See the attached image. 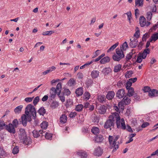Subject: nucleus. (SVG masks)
Masks as SVG:
<instances>
[{
  "label": "nucleus",
  "instance_id": "obj_30",
  "mask_svg": "<svg viewBox=\"0 0 158 158\" xmlns=\"http://www.w3.org/2000/svg\"><path fill=\"white\" fill-rule=\"evenodd\" d=\"M143 1L144 0H135V6H142L143 5Z\"/></svg>",
  "mask_w": 158,
  "mask_h": 158
},
{
  "label": "nucleus",
  "instance_id": "obj_41",
  "mask_svg": "<svg viewBox=\"0 0 158 158\" xmlns=\"http://www.w3.org/2000/svg\"><path fill=\"white\" fill-rule=\"evenodd\" d=\"M156 89H151L149 91L148 95L150 97L155 96Z\"/></svg>",
  "mask_w": 158,
  "mask_h": 158
},
{
  "label": "nucleus",
  "instance_id": "obj_28",
  "mask_svg": "<svg viewBox=\"0 0 158 158\" xmlns=\"http://www.w3.org/2000/svg\"><path fill=\"white\" fill-rule=\"evenodd\" d=\"M59 105L58 102L56 101H53L51 103L50 106L52 109H54L58 107Z\"/></svg>",
  "mask_w": 158,
  "mask_h": 158
},
{
  "label": "nucleus",
  "instance_id": "obj_53",
  "mask_svg": "<svg viewBox=\"0 0 158 158\" xmlns=\"http://www.w3.org/2000/svg\"><path fill=\"white\" fill-rule=\"evenodd\" d=\"M73 102L71 99H69L67 101L66 104V106L67 108H68L69 107H71L73 105Z\"/></svg>",
  "mask_w": 158,
  "mask_h": 158
},
{
  "label": "nucleus",
  "instance_id": "obj_3",
  "mask_svg": "<svg viewBox=\"0 0 158 158\" xmlns=\"http://www.w3.org/2000/svg\"><path fill=\"white\" fill-rule=\"evenodd\" d=\"M114 113L112 115H110L104 125V127L106 129L109 128L111 130L112 128H114L115 124Z\"/></svg>",
  "mask_w": 158,
  "mask_h": 158
},
{
  "label": "nucleus",
  "instance_id": "obj_40",
  "mask_svg": "<svg viewBox=\"0 0 158 158\" xmlns=\"http://www.w3.org/2000/svg\"><path fill=\"white\" fill-rule=\"evenodd\" d=\"M112 59L116 61H119L122 59L116 54H114L112 56Z\"/></svg>",
  "mask_w": 158,
  "mask_h": 158
},
{
  "label": "nucleus",
  "instance_id": "obj_2",
  "mask_svg": "<svg viewBox=\"0 0 158 158\" xmlns=\"http://www.w3.org/2000/svg\"><path fill=\"white\" fill-rule=\"evenodd\" d=\"M25 113L28 116L29 121L32 120L31 116L34 119L36 118V111L35 107L32 104H29L26 106Z\"/></svg>",
  "mask_w": 158,
  "mask_h": 158
},
{
  "label": "nucleus",
  "instance_id": "obj_56",
  "mask_svg": "<svg viewBox=\"0 0 158 158\" xmlns=\"http://www.w3.org/2000/svg\"><path fill=\"white\" fill-rule=\"evenodd\" d=\"M140 36V31L139 30H136V31L134 35V36L137 39H138L139 37Z\"/></svg>",
  "mask_w": 158,
  "mask_h": 158
},
{
  "label": "nucleus",
  "instance_id": "obj_35",
  "mask_svg": "<svg viewBox=\"0 0 158 158\" xmlns=\"http://www.w3.org/2000/svg\"><path fill=\"white\" fill-rule=\"evenodd\" d=\"M91 132L94 135H97L99 132V129L97 127H94L91 129Z\"/></svg>",
  "mask_w": 158,
  "mask_h": 158
},
{
  "label": "nucleus",
  "instance_id": "obj_47",
  "mask_svg": "<svg viewBox=\"0 0 158 158\" xmlns=\"http://www.w3.org/2000/svg\"><path fill=\"white\" fill-rule=\"evenodd\" d=\"M133 74V72L132 71H127L125 75L126 77L127 78H129L132 76V75Z\"/></svg>",
  "mask_w": 158,
  "mask_h": 158
},
{
  "label": "nucleus",
  "instance_id": "obj_60",
  "mask_svg": "<svg viewBox=\"0 0 158 158\" xmlns=\"http://www.w3.org/2000/svg\"><path fill=\"white\" fill-rule=\"evenodd\" d=\"M123 119V121L121 123V126H120V128L122 129L125 130L126 129V125L125 123L124 120L122 119V120Z\"/></svg>",
  "mask_w": 158,
  "mask_h": 158
},
{
  "label": "nucleus",
  "instance_id": "obj_46",
  "mask_svg": "<svg viewBox=\"0 0 158 158\" xmlns=\"http://www.w3.org/2000/svg\"><path fill=\"white\" fill-rule=\"evenodd\" d=\"M153 40V41H155L158 39V33L153 34L151 36Z\"/></svg>",
  "mask_w": 158,
  "mask_h": 158
},
{
  "label": "nucleus",
  "instance_id": "obj_45",
  "mask_svg": "<svg viewBox=\"0 0 158 158\" xmlns=\"http://www.w3.org/2000/svg\"><path fill=\"white\" fill-rule=\"evenodd\" d=\"M93 83V81L92 79L88 78L87 80L86 81V84L87 86H89L92 85Z\"/></svg>",
  "mask_w": 158,
  "mask_h": 158
},
{
  "label": "nucleus",
  "instance_id": "obj_59",
  "mask_svg": "<svg viewBox=\"0 0 158 158\" xmlns=\"http://www.w3.org/2000/svg\"><path fill=\"white\" fill-rule=\"evenodd\" d=\"M57 93H52L51 92H50V96L49 98L51 100H52L53 99H54L56 96V95Z\"/></svg>",
  "mask_w": 158,
  "mask_h": 158
},
{
  "label": "nucleus",
  "instance_id": "obj_37",
  "mask_svg": "<svg viewBox=\"0 0 158 158\" xmlns=\"http://www.w3.org/2000/svg\"><path fill=\"white\" fill-rule=\"evenodd\" d=\"M43 135H44V136L45 138L48 139H51L52 137V134L48 133L47 132L45 133L43 131Z\"/></svg>",
  "mask_w": 158,
  "mask_h": 158
},
{
  "label": "nucleus",
  "instance_id": "obj_18",
  "mask_svg": "<svg viewBox=\"0 0 158 158\" xmlns=\"http://www.w3.org/2000/svg\"><path fill=\"white\" fill-rule=\"evenodd\" d=\"M126 96L127 94H126L125 96L123 98L122 101L123 102L125 105H128L130 103L131 100L129 98L126 97Z\"/></svg>",
  "mask_w": 158,
  "mask_h": 158
},
{
  "label": "nucleus",
  "instance_id": "obj_22",
  "mask_svg": "<svg viewBox=\"0 0 158 158\" xmlns=\"http://www.w3.org/2000/svg\"><path fill=\"white\" fill-rule=\"evenodd\" d=\"M99 72L97 70H93L91 73V75L93 78H96L99 76Z\"/></svg>",
  "mask_w": 158,
  "mask_h": 158
},
{
  "label": "nucleus",
  "instance_id": "obj_48",
  "mask_svg": "<svg viewBox=\"0 0 158 158\" xmlns=\"http://www.w3.org/2000/svg\"><path fill=\"white\" fill-rule=\"evenodd\" d=\"M152 14L151 11H148V12L147 13V20L148 21H150L152 17Z\"/></svg>",
  "mask_w": 158,
  "mask_h": 158
},
{
  "label": "nucleus",
  "instance_id": "obj_14",
  "mask_svg": "<svg viewBox=\"0 0 158 158\" xmlns=\"http://www.w3.org/2000/svg\"><path fill=\"white\" fill-rule=\"evenodd\" d=\"M77 154L78 156H80L81 157L83 158H85L87 157L88 155V153L85 151L81 150L78 152H77Z\"/></svg>",
  "mask_w": 158,
  "mask_h": 158
},
{
  "label": "nucleus",
  "instance_id": "obj_42",
  "mask_svg": "<svg viewBox=\"0 0 158 158\" xmlns=\"http://www.w3.org/2000/svg\"><path fill=\"white\" fill-rule=\"evenodd\" d=\"M124 103L122 101V100L118 102V106L119 108H120L122 110H124Z\"/></svg>",
  "mask_w": 158,
  "mask_h": 158
},
{
  "label": "nucleus",
  "instance_id": "obj_51",
  "mask_svg": "<svg viewBox=\"0 0 158 158\" xmlns=\"http://www.w3.org/2000/svg\"><path fill=\"white\" fill-rule=\"evenodd\" d=\"M63 94L69 95L70 94L71 92L69 89H65L63 91Z\"/></svg>",
  "mask_w": 158,
  "mask_h": 158
},
{
  "label": "nucleus",
  "instance_id": "obj_12",
  "mask_svg": "<svg viewBox=\"0 0 158 158\" xmlns=\"http://www.w3.org/2000/svg\"><path fill=\"white\" fill-rule=\"evenodd\" d=\"M116 54L122 59L124 57L125 55L123 51L120 49L119 48H117L116 49Z\"/></svg>",
  "mask_w": 158,
  "mask_h": 158
},
{
  "label": "nucleus",
  "instance_id": "obj_32",
  "mask_svg": "<svg viewBox=\"0 0 158 158\" xmlns=\"http://www.w3.org/2000/svg\"><path fill=\"white\" fill-rule=\"evenodd\" d=\"M83 106L81 104H79L76 106L75 110L76 111L80 112L82 110Z\"/></svg>",
  "mask_w": 158,
  "mask_h": 158
},
{
  "label": "nucleus",
  "instance_id": "obj_1",
  "mask_svg": "<svg viewBox=\"0 0 158 158\" xmlns=\"http://www.w3.org/2000/svg\"><path fill=\"white\" fill-rule=\"evenodd\" d=\"M19 131V137L20 142L24 145H30L31 143V139L30 137L27 136L25 129L20 128Z\"/></svg>",
  "mask_w": 158,
  "mask_h": 158
},
{
  "label": "nucleus",
  "instance_id": "obj_27",
  "mask_svg": "<svg viewBox=\"0 0 158 158\" xmlns=\"http://www.w3.org/2000/svg\"><path fill=\"white\" fill-rule=\"evenodd\" d=\"M56 67L54 66H52L51 68H49V69L46 70L43 72L42 73L43 75H45L47 74L48 73H49L52 72L54 70H55L56 69Z\"/></svg>",
  "mask_w": 158,
  "mask_h": 158
},
{
  "label": "nucleus",
  "instance_id": "obj_34",
  "mask_svg": "<svg viewBox=\"0 0 158 158\" xmlns=\"http://www.w3.org/2000/svg\"><path fill=\"white\" fill-rule=\"evenodd\" d=\"M150 37V34L148 33H146L144 34L142 38V40L143 42H145L147 39Z\"/></svg>",
  "mask_w": 158,
  "mask_h": 158
},
{
  "label": "nucleus",
  "instance_id": "obj_21",
  "mask_svg": "<svg viewBox=\"0 0 158 158\" xmlns=\"http://www.w3.org/2000/svg\"><path fill=\"white\" fill-rule=\"evenodd\" d=\"M98 100L100 103H103L104 102H105L106 99L105 95H99L98 97Z\"/></svg>",
  "mask_w": 158,
  "mask_h": 158
},
{
  "label": "nucleus",
  "instance_id": "obj_62",
  "mask_svg": "<svg viewBox=\"0 0 158 158\" xmlns=\"http://www.w3.org/2000/svg\"><path fill=\"white\" fill-rule=\"evenodd\" d=\"M132 85V83L131 81H128L127 83H126V88L127 89H128L129 88H130L131 86Z\"/></svg>",
  "mask_w": 158,
  "mask_h": 158
},
{
  "label": "nucleus",
  "instance_id": "obj_31",
  "mask_svg": "<svg viewBox=\"0 0 158 158\" xmlns=\"http://www.w3.org/2000/svg\"><path fill=\"white\" fill-rule=\"evenodd\" d=\"M103 139V138L101 135H97L95 138V140L97 143L101 142Z\"/></svg>",
  "mask_w": 158,
  "mask_h": 158
},
{
  "label": "nucleus",
  "instance_id": "obj_9",
  "mask_svg": "<svg viewBox=\"0 0 158 158\" xmlns=\"http://www.w3.org/2000/svg\"><path fill=\"white\" fill-rule=\"evenodd\" d=\"M125 93L123 89H121L118 90L116 93V96L118 98L120 99L123 98L125 96Z\"/></svg>",
  "mask_w": 158,
  "mask_h": 158
},
{
  "label": "nucleus",
  "instance_id": "obj_49",
  "mask_svg": "<svg viewBox=\"0 0 158 158\" xmlns=\"http://www.w3.org/2000/svg\"><path fill=\"white\" fill-rule=\"evenodd\" d=\"M84 98L86 100H88L90 98V94L88 92H85L83 95Z\"/></svg>",
  "mask_w": 158,
  "mask_h": 158
},
{
  "label": "nucleus",
  "instance_id": "obj_20",
  "mask_svg": "<svg viewBox=\"0 0 158 158\" xmlns=\"http://www.w3.org/2000/svg\"><path fill=\"white\" fill-rule=\"evenodd\" d=\"M67 118V116L65 114H63L60 118V122L63 123H66Z\"/></svg>",
  "mask_w": 158,
  "mask_h": 158
},
{
  "label": "nucleus",
  "instance_id": "obj_13",
  "mask_svg": "<svg viewBox=\"0 0 158 158\" xmlns=\"http://www.w3.org/2000/svg\"><path fill=\"white\" fill-rule=\"evenodd\" d=\"M139 23L141 27H143L146 26V19L143 16H141L139 19Z\"/></svg>",
  "mask_w": 158,
  "mask_h": 158
},
{
  "label": "nucleus",
  "instance_id": "obj_11",
  "mask_svg": "<svg viewBox=\"0 0 158 158\" xmlns=\"http://www.w3.org/2000/svg\"><path fill=\"white\" fill-rule=\"evenodd\" d=\"M107 108V106L104 105H101L99 108L98 109V112L101 114H104L106 113Z\"/></svg>",
  "mask_w": 158,
  "mask_h": 158
},
{
  "label": "nucleus",
  "instance_id": "obj_39",
  "mask_svg": "<svg viewBox=\"0 0 158 158\" xmlns=\"http://www.w3.org/2000/svg\"><path fill=\"white\" fill-rule=\"evenodd\" d=\"M76 83V81L73 78H71L68 82V85L70 86H73Z\"/></svg>",
  "mask_w": 158,
  "mask_h": 158
},
{
  "label": "nucleus",
  "instance_id": "obj_24",
  "mask_svg": "<svg viewBox=\"0 0 158 158\" xmlns=\"http://www.w3.org/2000/svg\"><path fill=\"white\" fill-rule=\"evenodd\" d=\"M111 71V69L110 67H106L103 69L102 73H104L105 75H107Z\"/></svg>",
  "mask_w": 158,
  "mask_h": 158
},
{
  "label": "nucleus",
  "instance_id": "obj_63",
  "mask_svg": "<svg viewBox=\"0 0 158 158\" xmlns=\"http://www.w3.org/2000/svg\"><path fill=\"white\" fill-rule=\"evenodd\" d=\"M143 90L144 92H149V91L151 90L150 87L149 86H146L144 87Z\"/></svg>",
  "mask_w": 158,
  "mask_h": 158
},
{
  "label": "nucleus",
  "instance_id": "obj_7",
  "mask_svg": "<svg viewBox=\"0 0 158 158\" xmlns=\"http://www.w3.org/2000/svg\"><path fill=\"white\" fill-rule=\"evenodd\" d=\"M111 143L110 144H109L110 146V148H113L112 152H114L118 148L119 143L118 141L117 142H113Z\"/></svg>",
  "mask_w": 158,
  "mask_h": 158
},
{
  "label": "nucleus",
  "instance_id": "obj_19",
  "mask_svg": "<svg viewBox=\"0 0 158 158\" xmlns=\"http://www.w3.org/2000/svg\"><path fill=\"white\" fill-rule=\"evenodd\" d=\"M23 108V106L22 105L17 106L14 109L15 112L16 114H19L21 112Z\"/></svg>",
  "mask_w": 158,
  "mask_h": 158
},
{
  "label": "nucleus",
  "instance_id": "obj_50",
  "mask_svg": "<svg viewBox=\"0 0 158 158\" xmlns=\"http://www.w3.org/2000/svg\"><path fill=\"white\" fill-rule=\"evenodd\" d=\"M54 33L53 31H50L43 32L42 34L43 35H50Z\"/></svg>",
  "mask_w": 158,
  "mask_h": 158
},
{
  "label": "nucleus",
  "instance_id": "obj_54",
  "mask_svg": "<svg viewBox=\"0 0 158 158\" xmlns=\"http://www.w3.org/2000/svg\"><path fill=\"white\" fill-rule=\"evenodd\" d=\"M39 100L40 98L39 96H36L35 97L33 101V103L34 105L35 106L39 102Z\"/></svg>",
  "mask_w": 158,
  "mask_h": 158
},
{
  "label": "nucleus",
  "instance_id": "obj_25",
  "mask_svg": "<svg viewBox=\"0 0 158 158\" xmlns=\"http://www.w3.org/2000/svg\"><path fill=\"white\" fill-rule=\"evenodd\" d=\"M127 89L128 90L127 95L129 97L132 96L134 93V88L133 87H130Z\"/></svg>",
  "mask_w": 158,
  "mask_h": 158
},
{
  "label": "nucleus",
  "instance_id": "obj_44",
  "mask_svg": "<svg viewBox=\"0 0 158 158\" xmlns=\"http://www.w3.org/2000/svg\"><path fill=\"white\" fill-rule=\"evenodd\" d=\"M19 151V147L18 146H16L14 147L12 150V153L14 154H16L18 153Z\"/></svg>",
  "mask_w": 158,
  "mask_h": 158
},
{
  "label": "nucleus",
  "instance_id": "obj_16",
  "mask_svg": "<svg viewBox=\"0 0 158 158\" xmlns=\"http://www.w3.org/2000/svg\"><path fill=\"white\" fill-rule=\"evenodd\" d=\"M114 95L115 93L113 91H110L108 92L106 97L107 99L111 100L114 97Z\"/></svg>",
  "mask_w": 158,
  "mask_h": 158
},
{
  "label": "nucleus",
  "instance_id": "obj_5",
  "mask_svg": "<svg viewBox=\"0 0 158 158\" xmlns=\"http://www.w3.org/2000/svg\"><path fill=\"white\" fill-rule=\"evenodd\" d=\"M32 133L33 137L35 138H37L40 136H41V138H42L44 135L43 130H40L38 131L35 130L32 131Z\"/></svg>",
  "mask_w": 158,
  "mask_h": 158
},
{
  "label": "nucleus",
  "instance_id": "obj_43",
  "mask_svg": "<svg viewBox=\"0 0 158 158\" xmlns=\"http://www.w3.org/2000/svg\"><path fill=\"white\" fill-rule=\"evenodd\" d=\"M12 125L15 127L17 128L19 125V121L16 118L12 122Z\"/></svg>",
  "mask_w": 158,
  "mask_h": 158
},
{
  "label": "nucleus",
  "instance_id": "obj_64",
  "mask_svg": "<svg viewBox=\"0 0 158 158\" xmlns=\"http://www.w3.org/2000/svg\"><path fill=\"white\" fill-rule=\"evenodd\" d=\"M62 88V84L61 83L59 82L57 84L56 87V89L57 90H61Z\"/></svg>",
  "mask_w": 158,
  "mask_h": 158
},
{
  "label": "nucleus",
  "instance_id": "obj_10",
  "mask_svg": "<svg viewBox=\"0 0 158 158\" xmlns=\"http://www.w3.org/2000/svg\"><path fill=\"white\" fill-rule=\"evenodd\" d=\"M103 150L100 146L95 148L94 152V155L97 156H101Z\"/></svg>",
  "mask_w": 158,
  "mask_h": 158
},
{
  "label": "nucleus",
  "instance_id": "obj_17",
  "mask_svg": "<svg viewBox=\"0 0 158 158\" xmlns=\"http://www.w3.org/2000/svg\"><path fill=\"white\" fill-rule=\"evenodd\" d=\"M75 93L77 96H81L83 93V88L82 87H79L76 89Z\"/></svg>",
  "mask_w": 158,
  "mask_h": 158
},
{
  "label": "nucleus",
  "instance_id": "obj_8",
  "mask_svg": "<svg viewBox=\"0 0 158 158\" xmlns=\"http://www.w3.org/2000/svg\"><path fill=\"white\" fill-rule=\"evenodd\" d=\"M114 118H115L114 119L115 121H116V123L117 125V128H120V117L117 113H114Z\"/></svg>",
  "mask_w": 158,
  "mask_h": 158
},
{
  "label": "nucleus",
  "instance_id": "obj_55",
  "mask_svg": "<svg viewBox=\"0 0 158 158\" xmlns=\"http://www.w3.org/2000/svg\"><path fill=\"white\" fill-rule=\"evenodd\" d=\"M91 119L92 121L94 123H97L98 122V118L97 116L95 115L91 117Z\"/></svg>",
  "mask_w": 158,
  "mask_h": 158
},
{
  "label": "nucleus",
  "instance_id": "obj_57",
  "mask_svg": "<svg viewBox=\"0 0 158 158\" xmlns=\"http://www.w3.org/2000/svg\"><path fill=\"white\" fill-rule=\"evenodd\" d=\"M117 85L119 88L123 87L124 86L123 83L122 81H119L118 82Z\"/></svg>",
  "mask_w": 158,
  "mask_h": 158
},
{
  "label": "nucleus",
  "instance_id": "obj_6",
  "mask_svg": "<svg viewBox=\"0 0 158 158\" xmlns=\"http://www.w3.org/2000/svg\"><path fill=\"white\" fill-rule=\"evenodd\" d=\"M28 117L26 114H23L21 117V121L20 122L21 123L23 126L26 127L27 126V121L31 122V121H29Z\"/></svg>",
  "mask_w": 158,
  "mask_h": 158
},
{
  "label": "nucleus",
  "instance_id": "obj_52",
  "mask_svg": "<svg viewBox=\"0 0 158 158\" xmlns=\"http://www.w3.org/2000/svg\"><path fill=\"white\" fill-rule=\"evenodd\" d=\"M133 55L132 52H130L129 53L127 54L126 56V60L127 61H128L130 60Z\"/></svg>",
  "mask_w": 158,
  "mask_h": 158
},
{
  "label": "nucleus",
  "instance_id": "obj_36",
  "mask_svg": "<svg viewBox=\"0 0 158 158\" xmlns=\"http://www.w3.org/2000/svg\"><path fill=\"white\" fill-rule=\"evenodd\" d=\"M118 44V42H117L115 44L113 45L107 50V52H110L113 51L117 47Z\"/></svg>",
  "mask_w": 158,
  "mask_h": 158
},
{
  "label": "nucleus",
  "instance_id": "obj_61",
  "mask_svg": "<svg viewBox=\"0 0 158 158\" xmlns=\"http://www.w3.org/2000/svg\"><path fill=\"white\" fill-rule=\"evenodd\" d=\"M77 113L75 112H71L69 114V116L71 118H73L75 117Z\"/></svg>",
  "mask_w": 158,
  "mask_h": 158
},
{
  "label": "nucleus",
  "instance_id": "obj_29",
  "mask_svg": "<svg viewBox=\"0 0 158 158\" xmlns=\"http://www.w3.org/2000/svg\"><path fill=\"white\" fill-rule=\"evenodd\" d=\"M128 45L127 44V42H125L122 45L120 46V49H121L122 50L125 51L128 48Z\"/></svg>",
  "mask_w": 158,
  "mask_h": 158
},
{
  "label": "nucleus",
  "instance_id": "obj_26",
  "mask_svg": "<svg viewBox=\"0 0 158 158\" xmlns=\"http://www.w3.org/2000/svg\"><path fill=\"white\" fill-rule=\"evenodd\" d=\"M130 42L129 43V45L131 48H135L137 46L138 42L137 41H131V39H130Z\"/></svg>",
  "mask_w": 158,
  "mask_h": 158
},
{
  "label": "nucleus",
  "instance_id": "obj_38",
  "mask_svg": "<svg viewBox=\"0 0 158 158\" xmlns=\"http://www.w3.org/2000/svg\"><path fill=\"white\" fill-rule=\"evenodd\" d=\"M48 123L46 121L43 122L40 124L41 128L42 129H46L48 126Z\"/></svg>",
  "mask_w": 158,
  "mask_h": 158
},
{
  "label": "nucleus",
  "instance_id": "obj_33",
  "mask_svg": "<svg viewBox=\"0 0 158 158\" xmlns=\"http://www.w3.org/2000/svg\"><path fill=\"white\" fill-rule=\"evenodd\" d=\"M121 65L120 64L115 65L114 68V72L115 73H117L119 71L121 70Z\"/></svg>",
  "mask_w": 158,
  "mask_h": 158
},
{
  "label": "nucleus",
  "instance_id": "obj_58",
  "mask_svg": "<svg viewBox=\"0 0 158 158\" xmlns=\"http://www.w3.org/2000/svg\"><path fill=\"white\" fill-rule=\"evenodd\" d=\"M92 64V62H87L85 64L81 66L80 67V69H83L84 68H85V66H88V65H90V64Z\"/></svg>",
  "mask_w": 158,
  "mask_h": 158
},
{
  "label": "nucleus",
  "instance_id": "obj_23",
  "mask_svg": "<svg viewBox=\"0 0 158 158\" xmlns=\"http://www.w3.org/2000/svg\"><path fill=\"white\" fill-rule=\"evenodd\" d=\"M38 112L39 114L40 115L44 116L46 113V110L43 106L41 107L38 110Z\"/></svg>",
  "mask_w": 158,
  "mask_h": 158
},
{
  "label": "nucleus",
  "instance_id": "obj_4",
  "mask_svg": "<svg viewBox=\"0 0 158 158\" xmlns=\"http://www.w3.org/2000/svg\"><path fill=\"white\" fill-rule=\"evenodd\" d=\"M5 128L9 132L11 133L14 134L16 132L15 127L11 123H9L8 125H6Z\"/></svg>",
  "mask_w": 158,
  "mask_h": 158
},
{
  "label": "nucleus",
  "instance_id": "obj_15",
  "mask_svg": "<svg viewBox=\"0 0 158 158\" xmlns=\"http://www.w3.org/2000/svg\"><path fill=\"white\" fill-rule=\"evenodd\" d=\"M110 58L109 57L107 56L104 57L101 59L100 61V63L101 64H105L108 63L110 61Z\"/></svg>",
  "mask_w": 158,
  "mask_h": 158
}]
</instances>
